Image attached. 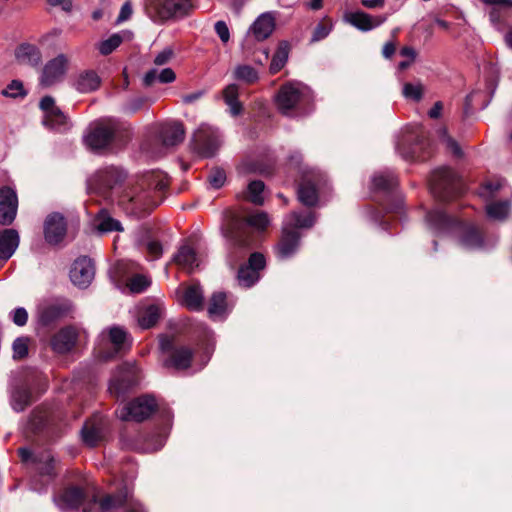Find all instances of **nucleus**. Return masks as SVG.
I'll return each instance as SVG.
<instances>
[{
	"label": "nucleus",
	"mask_w": 512,
	"mask_h": 512,
	"mask_svg": "<svg viewBox=\"0 0 512 512\" xmlns=\"http://www.w3.org/2000/svg\"><path fill=\"white\" fill-rule=\"evenodd\" d=\"M168 186L165 174L160 172H149L144 175L140 184L126 189L118 199V202L127 213L141 216L148 212L155 204L150 199L146 188L163 191Z\"/></svg>",
	"instance_id": "nucleus-1"
},
{
	"label": "nucleus",
	"mask_w": 512,
	"mask_h": 512,
	"mask_svg": "<svg viewBox=\"0 0 512 512\" xmlns=\"http://www.w3.org/2000/svg\"><path fill=\"white\" fill-rule=\"evenodd\" d=\"M315 223V215L308 212L304 215L292 212L283 220L282 236L275 247L276 255L281 260L292 257L300 245V234L298 228H311Z\"/></svg>",
	"instance_id": "nucleus-2"
},
{
	"label": "nucleus",
	"mask_w": 512,
	"mask_h": 512,
	"mask_svg": "<svg viewBox=\"0 0 512 512\" xmlns=\"http://www.w3.org/2000/svg\"><path fill=\"white\" fill-rule=\"evenodd\" d=\"M429 186L432 195L440 201L449 200L463 191L461 179L448 167L435 169L429 179Z\"/></svg>",
	"instance_id": "nucleus-3"
},
{
	"label": "nucleus",
	"mask_w": 512,
	"mask_h": 512,
	"mask_svg": "<svg viewBox=\"0 0 512 512\" xmlns=\"http://www.w3.org/2000/svg\"><path fill=\"white\" fill-rule=\"evenodd\" d=\"M147 14L157 22L182 18L195 6L193 0H145Z\"/></svg>",
	"instance_id": "nucleus-4"
},
{
	"label": "nucleus",
	"mask_w": 512,
	"mask_h": 512,
	"mask_svg": "<svg viewBox=\"0 0 512 512\" xmlns=\"http://www.w3.org/2000/svg\"><path fill=\"white\" fill-rule=\"evenodd\" d=\"M269 224V215L264 211L252 213L244 217L237 223L236 230L231 235L234 246L239 249L251 248L254 238L246 232V228L251 227L258 232H262Z\"/></svg>",
	"instance_id": "nucleus-5"
},
{
	"label": "nucleus",
	"mask_w": 512,
	"mask_h": 512,
	"mask_svg": "<svg viewBox=\"0 0 512 512\" xmlns=\"http://www.w3.org/2000/svg\"><path fill=\"white\" fill-rule=\"evenodd\" d=\"M309 95L310 90L306 85L298 81H289L280 87L275 96V104L282 114L289 115Z\"/></svg>",
	"instance_id": "nucleus-6"
},
{
	"label": "nucleus",
	"mask_w": 512,
	"mask_h": 512,
	"mask_svg": "<svg viewBox=\"0 0 512 512\" xmlns=\"http://www.w3.org/2000/svg\"><path fill=\"white\" fill-rule=\"evenodd\" d=\"M220 143L219 131L207 124H201L192 137L193 149L205 158L214 156Z\"/></svg>",
	"instance_id": "nucleus-7"
},
{
	"label": "nucleus",
	"mask_w": 512,
	"mask_h": 512,
	"mask_svg": "<svg viewBox=\"0 0 512 512\" xmlns=\"http://www.w3.org/2000/svg\"><path fill=\"white\" fill-rule=\"evenodd\" d=\"M220 143L219 131L207 124H201L192 137L193 149L205 158L214 156Z\"/></svg>",
	"instance_id": "nucleus-8"
},
{
	"label": "nucleus",
	"mask_w": 512,
	"mask_h": 512,
	"mask_svg": "<svg viewBox=\"0 0 512 512\" xmlns=\"http://www.w3.org/2000/svg\"><path fill=\"white\" fill-rule=\"evenodd\" d=\"M116 131L117 124L113 120H101L85 136V143L91 150L100 151L111 144Z\"/></svg>",
	"instance_id": "nucleus-9"
},
{
	"label": "nucleus",
	"mask_w": 512,
	"mask_h": 512,
	"mask_svg": "<svg viewBox=\"0 0 512 512\" xmlns=\"http://www.w3.org/2000/svg\"><path fill=\"white\" fill-rule=\"evenodd\" d=\"M155 408L156 401L152 396H142L117 410V416L122 421L141 422L147 419L154 412Z\"/></svg>",
	"instance_id": "nucleus-10"
},
{
	"label": "nucleus",
	"mask_w": 512,
	"mask_h": 512,
	"mask_svg": "<svg viewBox=\"0 0 512 512\" xmlns=\"http://www.w3.org/2000/svg\"><path fill=\"white\" fill-rule=\"evenodd\" d=\"M126 178V173L122 168L108 166L99 169L92 178V185L101 193L114 191Z\"/></svg>",
	"instance_id": "nucleus-11"
},
{
	"label": "nucleus",
	"mask_w": 512,
	"mask_h": 512,
	"mask_svg": "<svg viewBox=\"0 0 512 512\" xmlns=\"http://www.w3.org/2000/svg\"><path fill=\"white\" fill-rule=\"evenodd\" d=\"M68 58L64 54H59L49 60L42 68L39 78L40 85L51 87L61 82L68 70Z\"/></svg>",
	"instance_id": "nucleus-12"
},
{
	"label": "nucleus",
	"mask_w": 512,
	"mask_h": 512,
	"mask_svg": "<svg viewBox=\"0 0 512 512\" xmlns=\"http://www.w3.org/2000/svg\"><path fill=\"white\" fill-rule=\"evenodd\" d=\"M265 267V258L260 253H252L248 264L243 265L238 270V283L240 286L249 288L258 282L260 278L259 271Z\"/></svg>",
	"instance_id": "nucleus-13"
},
{
	"label": "nucleus",
	"mask_w": 512,
	"mask_h": 512,
	"mask_svg": "<svg viewBox=\"0 0 512 512\" xmlns=\"http://www.w3.org/2000/svg\"><path fill=\"white\" fill-rule=\"evenodd\" d=\"M67 233V222L65 217L54 212L49 214L44 222V237L45 240L51 245L61 243Z\"/></svg>",
	"instance_id": "nucleus-14"
},
{
	"label": "nucleus",
	"mask_w": 512,
	"mask_h": 512,
	"mask_svg": "<svg viewBox=\"0 0 512 512\" xmlns=\"http://www.w3.org/2000/svg\"><path fill=\"white\" fill-rule=\"evenodd\" d=\"M95 276L92 260L86 256L76 259L70 269L72 283L80 288L88 287Z\"/></svg>",
	"instance_id": "nucleus-15"
},
{
	"label": "nucleus",
	"mask_w": 512,
	"mask_h": 512,
	"mask_svg": "<svg viewBox=\"0 0 512 512\" xmlns=\"http://www.w3.org/2000/svg\"><path fill=\"white\" fill-rule=\"evenodd\" d=\"M73 311L72 303L69 300H60L44 305L38 309V319L42 325H50Z\"/></svg>",
	"instance_id": "nucleus-16"
},
{
	"label": "nucleus",
	"mask_w": 512,
	"mask_h": 512,
	"mask_svg": "<svg viewBox=\"0 0 512 512\" xmlns=\"http://www.w3.org/2000/svg\"><path fill=\"white\" fill-rule=\"evenodd\" d=\"M120 506L124 507L125 512H145L142 505L128 492L121 495H107L100 501L101 512H113Z\"/></svg>",
	"instance_id": "nucleus-17"
},
{
	"label": "nucleus",
	"mask_w": 512,
	"mask_h": 512,
	"mask_svg": "<svg viewBox=\"0 0 512 512\" xmlns=\"http://www.w3.org/2000/svg\"><path fill=\"white\" fill-rule=\"evenodd\" d=\"M18 198L14 189L8 186L0 188V224L10 225L17 214Z\"/></svg>",
	"instance_id": "nucleus-18"
},
{
	"label": "nucleus",
	"mask_w": 512,
	"mask_h": 512,
	"mask_svg": "<svg viewBox=\"0 0 512 512\" xmlns=\"http://www.w3.org/2000/svg\"><path fill=\"white\" fill-rule=\"evenodd\" d=\"M77 339L78 330L74 326H66L51 337L50 345L54 352L66 354L74 348Z\"/></svg>",
	"instance_id": "nucleus-19"
},
{
	"label": "nucleus",
	"mask_w": 512,
	"mask_h": 512,
	"mask_svg": "<svg viewBox=\"0 0 512 512\" xmlns=\"http://www.w3.org/2000/svg\"><path fill=\"white\" fill-rule=\"evenodd\" d=\"M106 427L105 419L100 415H94L86 421L82 430V441L89 447H95L104 437Z\"/></svg>",
	"instance_id": "nucleus-20"
},
{
	"label": "nucleus",
	"mask_w": 512,
	"mask_h": 512,
	"mask_svg": "<svg viewBox=\"0 0 512 512\" xmlns=\"http://www.w3.org/2000/svg\"><path fill=\"white\" fill-rule=\"evenodd\" d=\"M85 500V493L79 487H69L54 497L56 506L62 512L76 510Z\"/></svg>",
	"instance_id": "nucleus-21"
},
{
	"label": "nucleus",
	"mask_w": 512,
	"mask_h": 512,
	"mask_svg": "<svg viewBox=\"0 0 512 512\" xmlns=\"http://www.w3.org/2000/svg\"><path fill=\"white\" fill-rule=\"evenodd\" d=\"M274 29L275 17L273 14L263 13L251 25L245 41L248 42L250 37H254L257 41H263L273 33Z\"/></svg>",
	"instance_id": "nucleus-22"
},
{
	"label": "nucleus",
	"mask_w": 512,
	"mask_h": 512,
	"mask_svg": "<svg viewBox=\"0 0 512 512\" xmlns=\"http://www.w3.org/2000/svg\"><path fill=\"white\" fill-rule=\"evenodd\" d=\"M386 16H371L362 11L348 12L344 15V20L350 25L362 31L372 30L386 21Z\"/></svg>",
	"instance_id": "nucleus-23"
},
{
	"label": "nucleus",
	"mask_w": 512,
	"mask_h": 512,
	"mask_svg": "<svg viewBox=\"0 0 512 512\" xmlns=\"http://www.w3.org/2000/svg\"><path fill=\"white\" fill-rule=\"evenodd\" d=\"M101 79L95 71L86 70L76 75L72 86L80 93H90L97 90Z\"/></svg>",
	"instance_id": "nucleus-24"
},
{
	"label": "nucleus",
	"mask_w": 512,
	"mask_h": 512,
	"mask_svg": "<svg viewBox=\"0 0 512 512\" xmlns=\"http://www.w3.org/2000/svg\"><path fill=\"white\" fill-rule=\"evenodd\" d=\"M193 352L189 347L181 346L175 348L164 360V366L176 370H185L190 366Z\"/></svg>",
	"instance_id": "nucleus-25"
},
{
	"label": "nucleus",
	"mask_w": 512,
	"mask_h": 512,
	"mask_svg": "<svg viewBox=\"0 0 512 512\" xmlns=\"http://www.w3.org/2000/svg\"><path fill=\"white\" fill-rule=\"evenodd\" d=\"M16 59L19 63L37 67L42 62V53L40 49L30 43H23L15 51Z\"/></svg>",
	"instance_id": "nucleus-26"
},
{
	"label": "nucleus",
	"mask_w": 512,
	"mask_h": 512,
	"mask_svg": "<svg viewBox=\"0 0 512 512\" xmlns=\"http://www.w3.org/2000/svg\"><path fill=\"white\" fill-rule=\"evenodd\" d=\"M19 245V235L14 229L0 232V260L7 261L12 257Z\"/></svg>",
	"instance_id": "nucleus-27"
},
{
	"label": "nucleus",
	"mask_w": 512,
	"mask_h": 512,
	"mask_svg": "<svg viewBox=\"0 0 512 512\" xmlns=\"http://www.w3.org/2000/svg\"><path fill=\"white\" fill-rule=\"evenodd\" d=\"M185 130L181 123H169L162 127L160 136L166 147L176 146L184 139Z\"/></svg>",
	"instance_id": "nucleus-28"
},
{
	"label": "nucleus",
	"mask_w": 512,
	"mask_h": 512,
	"mask_svg": "<svg viewBox=\"0 0 512 512\" xmlns=\"http://www.w3.org/2000/svg\"><path fill=\"white\" fill-rule=\"evenodd\" d=\"M426 222L428 227L437 233L447 232L454 225L453 219L439 209H434L428 212Z\"/></svg>",
	"instance_id": "nucleus-29"
},
{
	"label": "nucleus",
	"mask_w": 512,
	"mask_h": 512,
	"mask_svg": "<svg viewBox=\"0 0 512 512\" xmlns=\"http://www.w3.org/2000/svg\"><path fill=\"white\" fill-rule=\"evenodd\" d=\"M204 295L201 286L194 283L185 288L182 297V303L188 309L193 311H200L203 309Z\"/></svg>",
	"instance_id": "nucleus-30"
},
{
	"label": "nucleus",
	"mask_w": 512,
	"mask_h": 512,
	"mask_svg": "<svg viewBox=\"0 0 512 512\" xmlns=\"http://www.w3.org/2000/svg\"><path fill=\"white\" fill-rule=\"evenodd\" d=\"M134 366L125 365L120 368V375H115L109 383V391L117 395L123 393L128 387L134 384L130 374L133 372Z\"/></svg>",
	"instance_id": "nucleus-31"
},
{
	"label": "nucleus",
	"mask_w": 512,
	"mask_h": 512,
	"mask_svg": "<svg viewBox=\"0 0 512 512\" xmlns=\"http://www.w3.org/2000/svg\"><path fill=\"white\" fill-rule=\"evenodd\" d=\"M173 261L189 272L193 271L196 267L199 266V261L195 250L187 245L179 248L178 252L173 257Z\"/></svg>",
	"instance_id": "nucleus-32"
},
{
	"label": "nucleus",
	"mask_w": 512,
	"mask_h": 512,
	"mask_svg": "<svg viewBox=\"0 0 512 512\" xmlns=\"http://www.w3.org/2000/svg\"><path fill=\"white\" fill-rule=\"evenodd\" d=\"M226 294L223 292L214 293L208 304V315L213 320L224 319L228 314Z\"/></svg>",
	"instance_id": "nucleus-33"
},
{
	"label": "nucleus",
	"mask_w": 512,
	"mask_h": 512,
	"mask_svg": "<svg viewBox=\"0 0 512 512\" xmlns=\"http://www.w3.org/2000/svg\"><path fill=\"white\" fill-rule=\"evenodd\" d=\"M239 85L231 83L227 85L222 91V97L226 105L229 107V111L233 116H237L242 112V104L239 101Z\"/></svg>",
	"instance_id": "nucleus-34"
},
{
	"label": "nucleus",
	"mask_w": 512,
	"mask_h": 512,
	"mask_svg": "<svg viewBox=\"0 0 512 512\" xmlns=\"http://www.w3.org/2000/svg\"><path fill=\"white\" fill-rule=\"evenodd\" d=\"M176 79L175 72L171 68H164L158 71L157 68L148 70L143 77V84L145 86H151L156 81L166 84L172 83Z\"/></svg>",
	"instance_id": "nucleus-35"
},
{
	"label": "nucleus",
	"mask_w": 512,
	"mask_h": 512,
	"mask_svg": "<svg viewBox=\"0 0 512 512\" xmlns=\"http://www.w3.org/2000/svg\"><path fill=\"white\" fill-rule=\"evenodd\" d=\"M162 314V307L158 304L147 306L138 317V324L142 329L153 327Z\"/></svg>",
	"instance_id": "nucleus-36"
},
{
	"label": "nucleus",
	"mask_w": 512,
	"mask_h": 512,
	"mask_svg": "<svg viewBox=\"0 0 512 512\" xmlns=\"http://www.w3.org/2000/svg\"><path fill=\"white\" fill-rule=\"evenodd\" d=\"M511 208V202L494 201L486 205V214L492 220L503 221L507 218Z\"/></svg>",
	"instance_id": "nucleus-37"
},
{
	"label": "nucleus",
	"mask_w": 512,
	"mask_h": 512,
	"mask_svg": "<svg viewBox=\"0 0 512 512\" xmlns=\"http://www.w3.org/2000/svg\"><path fill=\"white\" fill-rule=\"evenodd\" d=\"M107 333L116 351H120L130 345L129 335L123 327L112 326L107 329Z\"/></svg>",
	"instance_id": "nucleus-38"
},
{
	"label": "nucleus",
	"mask_w": 512,
	"mask_h": 512,
	"mask_svg": "<svg viewBox=\"0 0 512 512\" xmlns=\"http://www.w3.org/2000/svg\"><path fill=\"white\" fill-rule=\"evenodd\" d=\"M371 182L373 189L388 191L395 186L396 178L391 171H381L372 176Z\"/></svg>",
	"instance_id": "nucleus-39"
},
{
	"label": "nucleus",
	"mask_w": 512,
	"mask_h": 512,
	"mask_svg": "<svg viewBox=\"0 0 512 512\" xmlns=\"http://www.w3.org/2000/svg\"><path fill=\"white\" fill-rule=\"evenodd\" d=\"M289 55V46L287 42H281L274 53L270 63V73L276 74L279 72L287 63Z\"/></svg>",
	"instance_id": "nucleus-40"
},
{
	"label": "nucleus",
	"mask_w": 512,
	"mask_h": 512,
	"mask_svg": "<svg viewBox=\"0 0 512 512\" xmlns=\"http://www.w3.org/2000/svg\"><path fill=\"white\" fill-rule=\"evenodd\" d=\"M233 77L246 84H253L259 80L258 71L250 65H237L233 70Z\"/></svg>",
	"instance_id": "nucleus-41"
},
{
	"label": "nucleus",
	"mask_w": 512,
	"mask_h": 512,
	"mask_svg": "<svg viewBox=\"0 0 512 512\" xmlns=\"http://www.w3.org/2000/svg\"><path fill=\"white\" fill-rule=\"evenodd\" d=\"M298 199L305 206H314L318 202L316 187L310 182L302 183L298 188Z\"/></svg>",
	"instance_id": "nucleus-42"
},
{
	"label": "nucleus",
	"mask_w": 512,
	"mask_h": 512,
	"mask_svg": "<svg viewBox=\"0 0 512 512\" xmlns=\"http://www.w3.org/2000/svg\"><path fill=\"white\" fill-rule=\"evenodd\" d=\"M33 460L37 464V469L39 470L42 476L51 477L53 475L54 459L50 451L42 452L41 454L37 455Z\"/></svg>",
	"instance_id": "nucleus-43"
},
{
	"label": "nucleus",
	"mask_w": 512,
	"mask_h": 512,
	"mask_svg": "<svg viewBox=\"0 0 512 512\" xmlns=\"http://www.w3.org/2000/svg\"><path fill=\"white\" fill-rule=\"evenodd\" d=\"M424 94V86L420 81L404 83L402 95L406 100L419 102Z\"/></svg>",
	"instance_id": "nucleus-44"
},
{
	"label": "nucleus",
	"mask_w": 512,
	"mask_h": 512,
	"mask_svg": "<svg viewBox=\"0 0 512 512\" xmlns=\"http://www.w3.org/2000/svg\"><path fill=\"white\" fill-rule=\"evenodd\" d=\"M43 124L52 129L61 130L67 127V116L60 110L44 115Z\"/></svg>",
	"instance_id": "nucleus-45"
},
{
	"label": "nucleus",
	"mask_w": 512,
	"mask_h": 512,
	"mask_svg": "<svg viewBox=\"0 0 512 512\" xmlns=\"http://www.w3.org/2000/svg\"><path fill=\"white\" fill-rule=\"evenodd\" d=\"M461 244L467 249H476L483 247V240L475 227H468L461 238Z\"/></svg>",
	"instance_id": "nucleus-46"
},
{
	"label": "nucleus",
	"mask_w": 512,
	"mask_h": 512,
	"mask_svg": "<svg viewBox=\"0 0 512 512\" xmlns=\"http://www.w3.org/2000/svg\"><path fill=\"white\" fill-rule=\"evenodd\" d=\"M265 185L260 180L251 181L247 187V199L255 205H262L264 203V192Z\"/></svg>",
	"instance_id": "nucleus-47"
},
{
	"label": "nucleus",
	"mask_w": 512,
	"mask_h": 512,
	"mask_svg": "<svg viewBox=\"0 0 512 512\" xmlns=\"http://www.w3.org/2000/svg\"><path fill=\"white\" fill-rule=\"evenodd\" d=\"M140 247L147 252L149 260H157L162 256L163 247L161 243L155 239L147 238L139 241Z\"/></svg>",
	"instance_id": "nucleus-48"
},
{
	"label": "nucleus",
	"mask_w": 512,
	"mask_h": 512,
	"mask_svg": "<svg viewBox=\"0 0 512 512\" xmlns=\"http://www.w3.org/2000/svg\"><path fill=\"white\" fill-rule=\"evenodd\" d=\"M96 226L102 233L123 230L121 223L107 214H100L96 221Z\"/></svg>",
	"instance_id": "nucleus-49"
},
{
	"label": "nucleus",
	"mask_w": 512,
	"mask_h": 512,
	"mask_svg": "<svg viewBox=\"0 0 512 512\" xmlns=\"http://www.w3.org/2000/svg\"><path fill=\"white\" fill-rule=\"evenodd\" d=\"M504 181H487L479 190V195L485 200H491L497 196L498 192L504 187Z\"/></svg>",
	"instance_id": "nucleus-50"
},
{
	"label": "nucleus",
	"mask_w": 512,
	"mask_h": 512,
	"mask_svg": "<svg viewBox=\"0 0 512 512\" xmlns=\"http://www.w3.org/2000/svg\"><path fill=\"white\" fill-rule=\"evenodd\" d=\"M122 43V37L118 34H113L108 39L103 40L98 45V50L102 55H109Z\"/></svg>",
	"instance_id": "nucleus-51"
},
{
	"label": "nucleus",
	"mask_w": 512,
	"mask_h": 512,
	"mask_svg": "<svg viewBox=\"0 0 512 512\" xmlns=\"http://www.w3.org/2000/svg\"><path fill=\"white\" fill-rule=\"evenodd\" d=\"M438 136L440 142L443 145H445V147L449 149L453 153V155L457 157H460L462 155V151L460 149L459 144L448 135L447 130L445 128H440L438 130Z\"/></svg>",
	"instance_id": "nucleus-52"
},
{
	"label": "nucleus",
	"mask_w": 512,
	"mask_h": 512,
	"mask_svg": "<svg viewBox=\"0 0 512 512\" xmlns=\"http://www.w3.org/2000/svg\"><path fill=\"white\" fill-rule=\"evenodd\" d=\"M151 284V280L146 275L138 274L130 279L128 284L129 289L133 293H141L146 290Z\"/></svg>",
	"instance_id": "nucleus-53"
},
{
	"label": "nucleus",
	"mask_w": 512,
	"mask_h": 512,
	"mask_svg": "<svg viewBox=\"0 0 512 512\" xmlns=\"http://www.w3.org/2000/svg\"><path fill=\"white\" fill-rule=\"evenodd\" d=\"M28 337H18L14 340L12 349H13V358L14 359H23L28 355Z\"/></svg>",
	"instance_id": "nucleus-54"
},
{
	"label": "nucleus",
	"mask_w": 512,
	"mask_h": 512,
	"mask_svg": "<svg viewBox=\"0 0 512 512\" xmlns=\"http://www.w3.org/2000/svg\"><path fill=\"white\" fill-rule=\"evenodd\" d=\"M26 91L24 90L23 84L19 80L11 81L8 86L2 90V95L10 98L24 97L26 96Z\"/></svg>",
	"instance_id": "nucleus-55"
},
{
	"label": "nucleus",
	"mask_w": 512,
	"mask_h": 512,
	"mask_svg": "<svg viewBox=\"0 0 512 512\" xmlns=\"http://www.w3.org/2000/svg\"><path fill=\"white\" fill-rule=\"evenodd\" d=\"M166 436L161 433H154L149 436L148 443L142 448L144 452H154L164 446Z\"/></svg>",
	"instance_id": "nucleus-56"
},
{
	"label": "nucleus",
	"mask_w": 512,
	"mask_h": 512,
	"mask_svg": "<svg viewBox=\"0 0 512 512\" xmlns=\"http://www.w3.org/2000/svg\"><path fill=\"white\" fill-rule=\"evenodd\" d=\"M332 25L331 24H325V23H319L312 34L311 41L317 42L324 38H326L329 33L331 32Z\"/></svg>",
	"instance_id": "nucleus-57"
},
{
	"label": "nucleus",
	"mask_w": 512,
	"mask_h": 512,
	"mask_svg": "<svg viewBox=\"0 0 512 512\" xmlns=\"http://www.w3.org/2000/svg\"><path fill=\"white\" fill-rule=\"evenodd\" d=\"M225 181L226 174L223 170L220 169L214 170L209 176V183L215 189L221 188L224 185Z\"/></svg>",
	"instance_id": "nucleus-58"
},
{
	"label": "nucleus",
	"mask_w": 512,
	"mask_h": 512,
	"mask_svg": "<svg viewBox=\"0 0 512 512\" xmlns=\"http://www.w3.org/2000/svg\"><path fill=\"white\" fill-rule=\"evenodd\" d=\"M173 56L174 51L172 50V48L166 47L155 56L153 63L157 66H163L169 63Z\"/></svg>",
	"instance_id": "nucleus-59"
},
{
	"label": "nucleus",
	"mask_w": 512,
	"mask_h": 512,
	"mask_svg": "<svg viewBox=\"0 0 512 512\" xmlns=\"http://www.w3.org/2000/svg\"><path fill=\"white\" fill-rule=\"evenodd\" d=\"M28 320V313L25 308L19 307L12 311V321L17 326H24Z\"/></svg>",
	"instance_id": "nucleus-60"
},
{
	"label": "nucleus",
	"mask_w": 512,
	"mask_h": 512,
	"mask_svg": "<svg viewBox=\"0 0 512 512\" xmlns=\"http://www.w3.org/2000/svg\"><path fill=\"white\" fill-rule=\"evenodd\" d=\"M146 101L147 99L145 97L132 98L124 106V110L128 113H135L146 103Z\"/></svg>",
	"instance_id": "nucleus-61"
},
{
	"label": "nucleus",
	"mask_w": 512,
	"mask_h": 512,
	"mask_svg": "<svg viewBox=\"0 0 512 512\" xmlns=\"http://www.w3.org/2000/svg\"><path fill=\"white\" fill-rule=\"evenodd\" d=\"M215 31L223 43H227L229 41L230 32L224 21H217L215 23Z\"/></svg>",
	"instance_id": "nucleus-62"
},
{
	"label": "nucleus",
	"mask_w": 512,
	"mask_h": 512,
	"mask_svg": "<svg viewBox=\"0 0 512 512\" xmlns=\"http://www.w3.org/2000/svg\"><path fill=\"white\" fill-rule=\"evenodd\" d=\"M40 108L43 110L44 115L49 114V112H54V110H58L59 108L55 105V100L51 96H45L40 101Z\"/></svg>",
	"instance_id": "nucleus-63"
},
{
	"label": "nucleus",
	"mask_w": 512,
	"mask_h": 512,
	"mask_svg": "<svg viewBox=\"0 0 512 512\" xmlns=\"http://www.w3.org/2000/svg\"><path fill=\"white\" fill-rule=\"evenodd\" d=\"M482 2L486 5H490L491 7H496L503 10L512 7V0H482Z\"/></svg>",
	"instance_id": "nucleus-64"
}]
</instances>
